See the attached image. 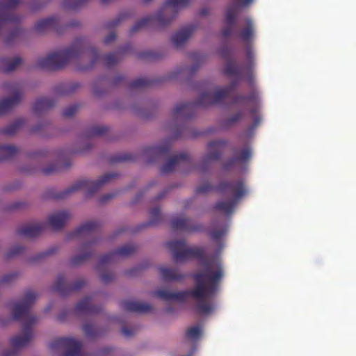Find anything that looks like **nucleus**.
Listing matches in <instances>:
<instances>
[{"mask_svg":"<svg viewBox=\"0 0 356 356\" xmlns=\"http://www.w3.org/2000/svg\"><path fill=\"white\" fill-rule=\"evenodd\" d=\"M175 161L172 160L168 161L164 166H163V171L168 172L170 171L172 169V167L175 165Z\"/></svg>","mask_w":356,"mask_h":356,"instance_id":"nucleus-16","label":"nucleus"},{"mask_svg":"<svg viewBox=\"0 0 356 356\" xmlns=\"http://www.w3.org/2000/svg\"><path fill=\"white\" fill-rule=\"evenodd\" d=\"M186 37L183 33H178L174 36V42L176 44H179L181 42L185 40Z\"/></svg>","mask_w":356,"mask_h":356,"instance_id":"nucleus-12","label":"nucleus"},{"mask_svg":"<svg viewBox=\"0 0 356 356\" xmlns=\"http://www.w3.org/2000/svg\"><path fill=\"white\" fill-rule=\"evenodd\" d=\"M237 8L235 7H231L228 8L226 13V21L228 24H231L235 19Z\"/></svg>","mask_w":356,"mask_h":356,"instance_id":"nucleus-10","label":"nucleus"},{"mask_svg":"<svg viewBox=\"0 0 356 356\" xmlns=\"http://www.w3.org/2000/svg\"><path fill=\"white\" fill-rule=\"evenodd\" d=\"M26 309H27V305H25V304L17 305L15 307L16 312H21V313H25Z\"/></svg>","mask_w":356,"mask_h":356,"instance_id":"nucleus-18","label":"nucleus"},{"mask_svg":"<svg viewBox=\"0 0 356 356\" xmlns=\"http://www.w3.org/2000/svg\"><path fill=\"white\" fill-rule=\"evenodd\" d=\"M8 20H11V19L7 16L6 10L0 8V24Z\"/></svg>","mask_w":356,"mask_h":356,"instance_id":"nucleus-14","label":"nucleus"},{"mask_svg":"<svg viewBox=\"0 0 356 356\" xmlns=\"http://www.w3.org/2000/svg\"><path fill=\"white\" fill-rule=\"evenodd\" d=\"M13 102L10 99H6L0 103V114L2 113L6 108L10 106Z\"/></svg>","mask_w":356,"mask_h":356,"instance_id":"nucleus-13","label":"nucleus"},{"mask_svg":"<svg viewBox=\"0 0 356 356\" xmlns=\"http://www.w3.org/2000/svg\"><path fill=\"white\" fill-rule=\"evenodd\" d=\"M161 272L164 277L173 278L172 272L171 270L163 268L161 269Z\"/></svg>","mask_w":356,"mask_h":356,"instance_id":"nucleus-15","label":"nucleus"},{"mask_svg":"<svg viewBox=\"0 0 356 356\" xmlns=\"http://www.w3.org/2000/svg\"><path fill=\"white\" fill-rule=\"evenodd\" d=\"M251 154H252V152H251L250 149H245L241 155L240 159L241 160H246L251 156Z\"/></svg>","mask_w":356,"mask_h":356,"instance_id":"nucleus-17","label":"nucleus"},{"mask_svg":"<svg viewBox=\"0 0 356 356\" xmlns=\"http://www.w3.org/2000/svg\"><path fill=\"white\" fill-rule=\"evenodd\" d=\"M21 63V59L19 57H15L13 59H6L3 61V68L6 71H11L17 67Z\"/></svg>","mask_w":356,"mask_h":356,"instance_id":"nucleus-7","label":"nucleus"},{"mask_svg":"<svg viewBox=\"0 0 356 356\" xmlns=\"http://www.w3.org/2000/svg\"><path fill=\"white\" fill-rule=\"evenodd\" d=\"M230 191L232 193L234 200L232 202H220L218 204V208L226 213L232 212L235 207L236 200L244 193L245 191L241 185L240 186H231Z\"/></svg>","mask_w":356,"mask_h":356,"instance_id":"nucleus-2","label":"nucleus"},{"mask_svg":"<svg viewBox=\"0 0 356 356\" xmlns=\"http://www.w3.org/2000/svg\"><path fill=\"white\" fill-rule=\"evenodd\" d=\"M187 0H168L166 11L170 12L175 8L181 7L186 4Z\"/></svg>","mask_w":356,"mask_h":356,"instance_id":"nucleus-9","label":"nucleus"},{"mask_svg":"<svg viewBox=\"0 0 356 356\" xmlns=\"http://www.w3.org/2000/svg\"><path fill=\"white\" fill-rule=\"evenodd\" d=\"M131 309H133V310H140V309H140L138 306H137V305L132 307Z\"/></svg>","mask_w":356,"mask_h":356,"instance_id":"nucleus-23","label":"nucleus"},{"mask_svg":"<svg viewBox=\"0 0 356 356\" xmlns=\"http://www.w3.org/2000/svg\"><path fill=\"white\" fill-rule=\"evenodd\" d=\"M60 56H51L49 58V60H58Z\"/></svg>","mask_w":356,"mask_h":356,"instance_id":"nucleus-21","label":"nucleus"},{"mask_svg":"<svg viewBox=\"0 0 356 356\" xmlns=\"http://www.w3.org/2000/svg\"><path fill=\"white\" fill-rule=\"evenodd\" d=\"M177 261H183L191 252L183 242H172L169 244Z\"/></svg>","mask_w":356,"mask_h":356,"instance_id":"nucleus-3","label":"nucleus"},{"mask_svg":"<svg viewBox=\"0 0 356 356\" xmlns=\"http://www.w3.org/2000/svg\"><path fill=\"white\" fill-rule=\"evenodd\" d=\"M31 337L30 334H26L22 336H18L13 339L12 343L15 346H22L28 343V342L31 339Z\"/></svg>","mask_w":356,"mask_h":356,"instance_id":"nucleus-8","label":"nucleus"},{"mask_svg":"<svg viewBox=\"0 0 356 356\" xmlns=\"http://www.w3.org/2000/svg\"><path fill=\"white\" fill-rule=\"evenodd\" d=\"M46 106V102L44 101H40L36 103L35 104V109H38L39 108L42 107H45Z\"/></svg>","mask_w":356,"mask_h":356,"instance_id":"nucleus-19","label":"nucleus"},{"mask_svg":"<svg viewBox=\"0 0 356 356\" xmlns=\"http://www.w3.org/2000/svg\"><path fill=\"white\" fill-rule=\"evenodd\" d=\"M69 216L67 212L61 211L52 215L49 222L53 227L59 228L65 224Z\"/></svg>","mask_w":356,"mask_h":356,"instance_id":"nucleus-5","label":"nucleus"},{"mask_svg":"<svg viewBox=\"0 0 356 356\" xmlns=\"http://www.w3.org/2000/svg\"><path fill=\"white\" fill-rule=\"evenodd\" d=\"M8 149H9V147H0V154L8 151Z\"/></svg>","mask_w":356,"mask_h":356,"instance_id":"nucleus-22","label":"nucleus"},{"mask_svg":"<svg viewBox=\"0 0 356 356\" xmlns=\"http://www.w3.org/2000/svg\"><path fill=\"white\" fill-rule=\"evenodd\" d=\"M252 33H253V29H252V26H249L247 29H245L242 33L241 37L245 40H248L250 38V36L252 35Z\"/></svg>","mask_w":356,"mask_h":356,"instance_id":"nucleus-11","label":"nucleus"},{"mask_svg":"<svg viewBox=\"0 0 356 356\" xmlns=\"http://www.w3.org/2000/svg\"><path fill=\"white\" fill-rule=\"evenodd\" d=\"M223 276L221 262L219 259H211L203 265L202 272L195 275L196 287L191 291L171 293L166 291H158V296L168 300H185L191 296L197 300V312L202 315L211 312L215 307L208 302L217 289L218 282Z\"/></svg>","mask_w":356,"mask_h":356,"instance_id":"nucleus-1","label":"nucleus"},{"mask_svg":"<svg viewBox=\"0 0 356 356\" xmlns=\"http://www.w3.org/2000/svg\"><path fill=\"white\" fill-rule=\"evenodd\" d=\"M57 344H62L64 347L70 349L71 352L69 353V356H75L80 349V343L72 338L61 339Z\"/></svg>","mask_w":356,"mask_h":356,"instance_id":"nucleus-4","label":"nucleus"},{"mask_svg":"<svg viewBox=\"0 0 356 356\" xmlns=\"http://www.w3.org/2000/svg\"><path fill=\"white\" fill-rule=\"evenodd\" d=\"M202 330L200 326H193L188 329L187 337L191 341H196L201 337Z\"/></svg>","mask_w":356,"mask_h":356,"instance_id":"nucleus-6","label":"nucleus"},{"mask_svg":"<svg viewBox=\"0 0 356 356\" xmlns=\"http://www.w3.org/2000/svg\"><path fill=\"white\" fill-rule=\"evenodd\" d=\"M34 299L33 295L28 296L26 299V302H31Z\"/></svg>","mask_w":356,"mask_h":356,"instance_id":"nucleus-20","label":"nucleus"}]
</instances>
